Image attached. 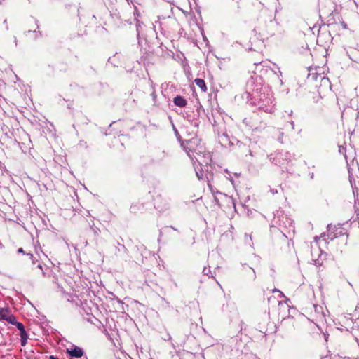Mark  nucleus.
Instances as JSON below:
<instances>
[{
	"instance_id": "1",
	"label": "nucleus",
	"mask_w": 359,
	"mask_h": 359,
	"mask_svg": "<svg viewBox=\"0 0 359 359\" xmlns=\"http://www.w3.org/2000/svg\"><path fill=\"white\" fill-rule=\"evenodd\" d=\"M5 320L12 325H16L18 329L20 331V340L21 343L22 344V323L18 322L16 320V318L13 315L11 314V313H9L6 316Z\"/></svg>"
},
{
	"instance_id": "2",
	"label": "nucleus",
	"mask_w": 359,
	"mask_h": 359,
	"mask_svg": "<svg viewBox=\"0 0 359 359\" xmlns=\"http://www.w3.org/2000/svg\"><path fill=\"white\" fill-rule=\"evenodd\" d=\"M67 353L72 357L79 358L83 356V351L79 347H74L72 349H67Z\"/></svg>"
},
{
	"instance_id": "3",
	"label": "nucleus",
	"mask_w": 359,
	"mask_h": 359,
	"mask_svg": "<svg viewBox=\"0 0 359 359\" xmlns=\"http://www.w3.org/2000/svg\"><path fill=\"white\" fill-rule=\"evenodd\" d=\"M174 104L180 107H184L187 104V101L182 96H177L173 100Z\"/></svg>"
},
{
	"instance_id": "4",
	"label": "nucleus",
	"mask_w": 359,
	"mask_h": 359,
	"mask_svg": "<svg viewBox=\"0 0 359 359\" xmlns=\"http://www.w3.org/2000/svg\"><path fill=\"white\" fill-rule=\"evenodd\" d=\"M194 83L196 85L201 88V91L203 93H206L208 90V88L205 83V81L202 79H196L194 80Z\"/></svg>"
},
{
	"instance_id": "5",
	"label": "nucleus",
	"mask_w": 359,
	"mask_h": 359,
	"mask_svg": "<svg viewBox=\"0 0 359 359\" xmlns=\"http://www.w3.org/2000/svg\"><path fill=\"white\" fill-rule=\"evenodd\" d=\"M142 204L139 202L133 203L130 207V211L134 214L139 212L141 210V206Z\"/></svg>"
},
{
	"instance_id": "6",
	"label": "nucleus",
	"mask_w": 359,
	"mask_h": 359,
	"mask_svg": "<svg viewBox=\"0 0 359 359\" xmlns=\"http://www.w3.org/2000/svg\"><path fill=\"white\" fill-rule=\"evenodd\" d=\"M295 323V320L292 317H288L287 318H284L281 322V325H292L294 327Z\"/></svg>"
},
{
	"instance_id": "7",
	"label": "nucleus",
	"mask_w": 359,
	"mask_h": 359,
	"mask_svg": "<svg viewBox=\"0 0 359 359\" xmlns=\"http://www.w3.org/2000/svg\"><path fill=\"white\" fill-rule=\"evenodd\" d=\"M10 313L7 309L0 308V320H5Z\"/></svg>"
},
{
	"instance_id": "8",
	"label": "nucleus",
	"mask_w": 359,
	"mask_h": 359,
	"mask_svg": "<svg viewBox=\"0 0 359 359\" xmlns=\"http://www.w3.org/2000/svg\"><path fill=\"white\" fill-rule=\"evenodd\" d=\"M23 339H24V346L25 345V341L27 339V334L25 333V331L24 330V337H23Z\"/></svg>"
},
{
	"instance_id": "9",
	"label": "nucleus",
	"mask_w": 359,
	"mask_h": 359,
	"mask_svg": "<svg viewBox=\"0 0 359 359\" xmlns=\"http://www.w3.org/2000/svg\"><path fill=\"white\" fill-rule=\"evenodd\" d=\"M196 142V140H190V141H189V142H187V144H192V143H195Z\"/></svg>"
},
{
	"instance_id": "10",
	"label": "nucleus",
	"mask_w": 359,
	"mask_h": 359,
	"mask_svg": "<svg viewBox=\"0 0 359 359\" xmlns=\"http://www.w3.org/2000/svg\"><path fill=\"white\" fill-rule=\"evenodd\" d=\"M316 98L317 99L316 102H318L321 98V96L320 95H317Z\"/></svg>"
},
{
	"instance_id": "11",
	"label": "nucleus",
	"mask_w": 359,
	"mask_h": 359,
	"mask_svg": "<svg viewBox=\"0 0 359 359\" xmlns=\"http://www.w3.org/2000/svg\"><path fill=\"white\" fill-rule=\"evenodd\" d=\"M273 292H280V294H281V295H283V293H282L280 291H279L278 290H277V289H274V290H273Z\"/></svg>"
},
{
	"instance_id": "12",
	"label": "nucleus",
	"mask_w": 359,
	"mask_h": 359,
	"mask_svg": "<svg viewBox=\"0 0 359 359\" xmlns=\"http://www.w3.org/2000/svg\"><path fill=\"white\" fill-rule=\"evenodd\" d=\"M18 253H22V248H20L18 250Z\"/></svg>"
},
{
	"instance_id": "13",
	"label": "nucleus",
	"mask_w": 359,
	"mask_h": 359,
	"mask_svg": "<svg viewBox=\"0 0 359 359\" xmlns=\"http://www.w3.org/2000/svg\"><path fill=\"white\" fill-rule=\"evenodd\" d=\"M27 257L29 258V259H31L32 255L31 254H27Z\"/></svg>"
},
{
	"instance_id": "14",
	"label": "nucleus",
	"mask_w": 359,
	"mask_h": 359,
	"mask_svg": "<svg viewBox=\"0 0 359 359\" xmlns=\"http://www.w3.org/2000/svg\"><path fill=\"white\" fill-rule=\"evenodd\" d=\"M50 359H57L56 357H55L54 355H50L49 357Z\"/></svg>"
},
{
	"instance_id": "15",
	"label": "nucleus",
	"mask_w": 359,
	"mask_h": 359,
	"mask_svg": "<svg viewBox=\"0 0 359 359\" xmlns=\"http://www.w3.org/2000/svg\"><path fill=\"white\" fill-rule=\"evenodd\" d=\"M189 149H192L191 144H189Z\"/></svg>"
},
{
	"instance_id": "16",
	"label": "nucleus",
	"mask_w": 359,
	"mask_h": 359,
	"mask_svg": "<svg viewBox=\"0 0 359 359\" xmlns=\"http://www.w3.org/2000/svg\"><path fill=\"white\" fill-rule=\"evenodd\" d=\"M189 149H192L191 144H189Z\"/></svg>"
}]
</instances>
